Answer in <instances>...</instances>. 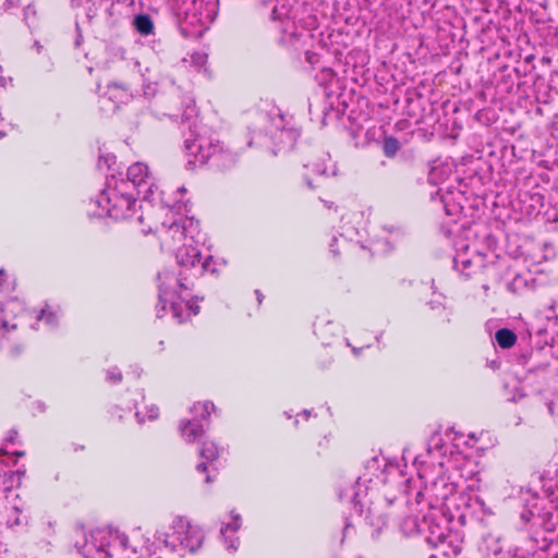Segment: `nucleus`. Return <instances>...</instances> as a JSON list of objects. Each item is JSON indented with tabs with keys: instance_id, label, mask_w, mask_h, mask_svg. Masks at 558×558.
Segmentation results:
<instances>
[{
	"instance_id": "nucleus-13",
	"label": "nucleus",
	"mask_w": 558,
	"mask_h": 558,
	"mask_svg": "<svg viewBox=\"0 0 558 558\" xmlns=\"http://www.w3.org/2000/svg\"><path fill=\"white\" fill-rule=\"evenodd\" d=\"M10 124L5 123L4 118L0 114V138L8 134Z\"/></svg>"
},
{
	"instance_id": "nucleus-15",
	"label": "nucleus",
	"mask_w": 558,
	"mask_h": 558,
	"mask_svg": "<svg viewBox=\"0 0 558 558\" xmlns=\"http://www.w3.org/2000/svg\"><path fill=\"white\" fill-rule=\"evenodd\" d=\"M179 284L184 290H191L193 288V282L183 278L179 279Z\"/></svg>"
},
{
	"instance_id": "nucleus-8",
	"label": "nucleus",
	"mask_w": 558,
	"mask_h": 558,
	"mask_svg": "<svg viewBox=\"0 0 558 558\" xmlns=\"http://www.w3.org/2000/svg\"><path fill=\"white\" fill-rule=\"evenodd\" d=\"M401 145L398 138L391 135H386L383 138V153L387 158H393L400 150Z\"/></svg>"
},
{
	"instance_id": "nucleus-12",
	"label": "nucleus",
	"mask_w": 558,
	"mask_h": 558,
	"mask_svg": "<svg viewBox=\"0 0 558 558\" xmlns=\"http://www.w3.org/2000/svg\"><path fill=\"white\" fill-rule=\"evenodd\" d=\"M120 206H125L126 211L121 215V217H126L130 213L133 211V206L135 205V201L131 197L120 196L118 199Z\"/></svg>"
},
{
	"instance_id": "nucleus-6",
	"label": "nucleus",
	"mask_w": 558,
	"mask_h": 558,
	"mask_svg": "<svg viewBox=\"0 0 558 558\" xmlns=\"http://www.w3.org/2000/svg\"><path fill=\"white\" fill-rule=\"evenodd\" d=\"M180 433L187 442H194L203 436L204 428L199 423L189 421L180 426Z\"/></svg>"
},
{
	"instance_id": "nucleus-7",
	"label": "nucleus",
	"mask_w": 558,
	"mask_h": 558,
	"mask_svg": "<svg viewBox=\"0 0 558 558\" xmlns=\"http://www.w3.org/2000/svg\"><path fill=\"white\" fill-rule=\"evenodd\" d=\"M495 338L498 345L502 349H510L517 342V335L508 328L497 330Z\"/></svg>"
},
{
	"instance_id": "nucleus-3",
	"label": "nucleus",
	"mask_w": 558,
	"mask_h": 558,
	"mask_svg": "<svg viewBox=\"0 0 558 558\" xmlns=\"http://www.w3.org/2000/svg\"><path fill=\"white\" fill-rule=\"evenodd\" d=\"M9 312H13L9 304L0 305V347H8L12 352H17L21 349L22 331L17 323L9 319Z\"/></svg>"
},
{
	"instance_id": "nucleus-19",
	"label": "nucleus",
	"mask_w": 558,
	"mask_h": 558,
	"mask_svg": "<svg viewBox=\"0 0 558 558\" xmlns=\"http://www.w3.org/2000/svg\"><path fill=\"white\" fill-rule=\"evenodd\" d=\"M430 558H436L435 556H430Z\"/></svg>"
},
{
	"instance_id": "nucleus-17",
	"label": "nucleus",
	"mask_w": 558,
	"mask_h": 558,
	"mask_svg": "<svg viewBox=\"0 0 558 558\" xmlns=\"http://www.w3.org/2000/svg\"><path fill=\"white\" fill-rule=\"evenodd\" d=\"M121 89H122L123 92H125V93H128V92H129V88H128L126 86H122V85H121Z\"/></svg>"
},
{
	"instance_id": "nucleus-4",
	"label": "nucleus",
	"mask_w": 558,
	"mask_h": 558,
	"mask_svg": "<svg viewBox=\"0 0 558 558\" xmlns=\"http://www.w3.org/2000/svg\"><path fill=\"white\" fill-rule=\"evenodd\" d=\"M198 454L204 461L196 465V472L204 475L206 484L214 483L216 481L215 470H209V466L219 458L218 446L213 440H204L198 449Z\"/></svg>"
},
{
	"instance_id": "nucleus-5",
	"label": "nucleus",
	"mask_w": 558,
	"mask_h": 558,
	"mask_svg": "<svg viewBox=\"0 0 558 558\" xmlns=\"http://www.w3.org/2000/svg\"><path fill=\"white\" fill-rule=\"evenodd\" d=\"M126 175L133 184L141 185L145 183L146 178L148 177V167L143 162H134L128 168Z\"/></svg>"
},
{
	"instance_id": "nucleus-1",
	"label": "nucleus",
	"mask_w": 558,
	"mask_h": 558,
	"mask_svg": "<svg viewBox=\"0 0 558 558\" xmlns=\"http://www.w3.org/2000/svg\"><path fill=\"white\" fill-rule=\"evenodd\" d=\"M171 532L165 534V543L173 547L181 546L191 553L196 551L203 544L204 533L182 517L173 519Z\"/></svg>"
},
{
	"instance_id": "nucleus-2",
	"label": "nucleus",
	"mask_w": 558,
	"mask_h": 558,
	"mask_svg": "<svg viewBox=\"0 0 558 558\" xmlns=\"http://www.w3.org/2000/svg\"><path fill=\"white\" fill-rule=\"evenodd\" d=\"M149 232H153L161 248L177 250L178 246L185 240V226L181 219L166 216L163 221L156 226L154 229L149 228Z\"/></svg>"
},
{
	"instance_id": "nucleus-16",
	"label": "nucleus",
	"mask_w": 558,
	"mask_h": 558,
	"mask_svg": "<svg viewBox=\"0 0 558 558\" xmlns=\"http://www.w3.org/2000/svg\"><path fill=\"white\" fill-rule=\"evenodd\" d=\"M240 524L238 522H234L232 524H227L225 529L221 530V532H226L227 530L236 531L239 529Z\"/></svg>"
},
{
	"instance_id": "nucleus-18",
	"label": "nucleus",
	"mask_w": 558,
	"mask_h": 558,
	"mask_svg": "<svg viewBox=\"0 0 558 558\" xmlns=\"http://www.w3.org/2000/svg\"><path fill=\"white\" fill-rule=\"evenodd\" d=\"M430 558H436L435 556H430Z\"/></svg>"
},
{
	"instance_id": "nucleus-11",
	"label": "nucleus",
	"mask_w": 558,
	"mask_h": 558,
	"mask_svg": "<svg viewBox=\"0 0 558 558\" xmlns=\"http://www.w3.org/2000/svg\"><path fill=\"white\" fill-rule=\"evenodd\" d=\"M187 250V254L186 256H182L181 254L178 255V258H179V263L181 265H191V266H194L196 263H199L201 262V252L196 248V247H190V248H186Z\"/></svg>"
},
{
	"instance_id": "nucleus-10",
	"label": "nucleus",
	"mask_w": 558,
	"mask_h": 558,
	"mask_svg": "<svg viewBox=\"0 0 558 558\" xmlns=\"http://www.w3.org/2000/svg\"><path fill=\"white\" fill-rule=\"evenodd\" d=\"M34 317L37 322H45L48 325L56 324L57 319L56 312L48 304L38 311H34Z\"/></svg>"
},
{
	"instance_id": "nucleus-9",
	"label": "nucleus",
	"mask_w": 558,
	"mask_h": 558,
	"mask_svg": "<svg viewBox=\"0 0 558 558\" xmlns=\"http://www.w3.org/2000/svg\"><path fill=\"white\" fill-rule=\"evenodd\" d=\"M134 25L137 32L143 35H149L154 31V23L151 19L145 14L135 16Z\"/></svg>"
},
{
	"instance_id": "nucleus-14",
	"label": "nucleus",
	"mask_w": 558,
	"mask_h": 558,
	"mask_svg": "<svg viewBox=\"0 0 558 558\" xmlns=\"http://www.w3.org/2000/svg\"><path fill=\"white\" fill-rule=\"evenodd\" d=\"M318 447L325 451L329 448V444H330V438L327 436V435H324L322 436L319 439H318Z\"/></svg>"
}]
</instances>
